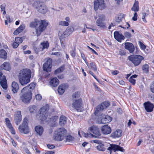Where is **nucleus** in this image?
<instances>
[{
    "mask_svg": "<svg viewBox=\"0 0 154 154\" xmlns=\"http://www.w3.org/2000/svg\"><path fill=\"white\" fill-rule=\"evenodd\" d=\"M0 68L3 69L8 71L10 69L11 67L9 63L7 62H5L1 65L0 66Z\"/></svg>",
    "mask_w": 154,
    "mask_h": 154,
    "instance_id": "30",
    "label": "nucleus"
},
{
    "mask_svg": "<svg viewBox=\"0 0 154 154\" xmlns=\"http://www.w3.org/2000/svg\"><path fill=\"white\" fill-rule=\"evenodd\" d=\"M150 90L151 92L154 93V81L152 83L150 86Z\"/></svg>",
    "mask_w": 154,
    "mask_h": 154,
    "instance_id": "52",
    "label": "nucleus"
},
{
    "mask_svg": "<svg viewBox=\"0 0 154 154\" xmlns=\"http://www.w3.org/2000/svg\"><path fill=\"white\" fill-rule=\"evenodd\" d=\"M90 65L93 70L94 72L97 71V67L95 63L91 62L90 63Z\"/></svg>",
    "mask_w": 154,
    "mask_h": 154,
    "instance_id": "42",
    "label": "nucleus"
},
{
    "mask_svg": "<svg viewBox=\"0 0 154 154\" xmlns=\"http://www.w3.org/2000/svg\"><path fill=\"white\" fill-rule=\"evenodd\" d=\"M139 42L140 48L142 50H144L146 48V46L141 42L139 41Z\"/></svg>",
    "mask_w": 154,
    "mask_h": 154,
    "instance_id": "47",
    "label": "nucleus"
},
{
    "mask_svg": "<svg viewBox=\"0 0 154 154\" xmlns=\"http://www.w3.org/2000/svg\"><path fill=\"white\" fill-rule=\"evenodd\" d=\"M59 24L63 26H68L69 25V23L67 22L61 21L59 22Z\"/></svg>",
    "mask_w": 154,
    "mask_h": 154,
    "instance_id": "45",
    "label": "nucleus"
},
{
    "mask_svg": "<svg viewBox=\"0 0 154 154\" xmlns=\"http://www.w3.org/2000/svg\"><path fill=\"white\" fill-rule=\"evenodd\" d=\"M67 132V131L64 128H57L54 132L53 136V139L57 141L63 140Z\"/></svg>",
    "mask_w": 154,
    "mask_h": 154,
    "instance_id": "4",
    "label": "nucleus"
},
{
    "mask_svg": "<svg viewBox=\"0 0 154 154\" xmlns=\"http://www.w3.org/2000/svg\"><path fill=\"white\" fill-rule=\"evenodd\" d=\"M88 47L90 50L93 53H94V54H95L97 55H98V54L95 51L93 48H90L89 46H88Z\"/></svg>",
    "mask_w": 154,
    "mask_h": 154,
    "instance_id": "63",
    "label": "nucleus"
},
{
    "mask_svg": "<svg viewBox=\"0 0 154 154\" xmlns=\"http://www.w3.org/2000/svg\"><path fill=\"white\" fill-rule=\"evenodd\" d=\"M88 130L91 132L97 135L96 136H98V138H100L99 136H100L101 134L99 128L98 127L94 126H92L89 128Z\"/></svg>",
    "mask_w": 154,
    "mask_h": 154,
    "instance_id": "16",
    "label": "nucleus"
},
{
    "mask_svg": "<svg viewBox=\"0 0 154 154\" xmlns=\"http://www.w3.org/2000/svg\"><path fill=\"white\" fill-rule=\"evenodd\" d=\"M125 48L128 50L130 53H132L134 50V47L133 44L130 42H126L125 44Z\"/></svg>",
    "mask_w": 154,
    "mask_h": 154,
    "instance_id": "20",
    "label": "nucleus"
},
{
    "mask_svg": "<svg viewBox=\"0 0 154 154\" xmlns=\"http://www.w3.org/2000/svg\"><path fill=\"white\" fill-rule=\"evenodd\" d=\"M52 59L50 58L46 59L45 62L43 65V70L46 72H50L51 70Z\"/></svg>",
    "mask_w": 154,
    "mask_h": 154,
    "instance_id": "12",
    "label": "nucleus"
},
{
    "mask_svg": "<svg viewBox=\"0 0 154 154\" xmlns=\"http://www.w3.org/2000/svg\"><path fill=\"white\" fill-rule=\"evenodd\" d=\"M73 29L72 27H68L67 28L63 34L61 35L63 38H64L71 34L73 32Z\"/></svg>",
    "mask_w": 154,
    "mask_h": 154,
    "instance_id": "24",
    "label": "nucleus"
},
{
    "mask_svg": "<svg viewBox=\"0 0 154 154\" xmlns=\"http://www.w3.org/2000/svg\"><path fill=\"white\" fill-rule=\"evenodd\" d=\"M137 14L136 12H135L134 16L132 18V19L134 21H136L137 20Z\"/></svg>",
    "mask_w": 154,
    "mask_h": 154,
    "instance_id": "56",
    "label": "nucleus"
},
{
    "mask_svg": "<svg viewBox=\"0 0 154 154\" xmlns=\"http://www.w3.org/2000/svg\"><path fill=\"white\" fill-rule=\"evenodd\" d=\"M80 96L79 92H75L73 94L72 96V101L75 100H78V99H81L79 98Z\"/></svg>",
    "mask_w": 154,
    "mask_h": 154,
    "instance_id": "37",
    "label": "nucleus"
},
{
    "mask_svg": "<svg viewBox=\"0 0 154 154\" xmlns=\"http://www.w3.org/2000/svg\"><path fill=\"white\" fill-rule=\"evenodd\" d=\"M94 8L95 11L98 9L102 10L105 9L106 6L104 0H95L94 2Z\"/></svg>",
    "mask_w": 154,
    "mask_h": 154,
    "instance_id": "8",
    "label": "nucleus"
},
{
    "mask_svg": "<svg viewBox=\"0 0 154 154\" xmlns=\"http://www.w3.org/2000/svg\"><path fill=\"white\" fill-rule=\"evenodd\" d=\"M25 28V26L24 25H21L19 27V29H20V30L22 31Z\"/></svg>",
    "mask_w": 154,
    "mask_h": 154,
    "instance_id": "62",
    "label": "nucleus"
},
{
    "mask_svg": "<svg viewBox=\"0 0 154 154\" xmlns=\"http://www.w3.org/2000/svg\"><path fill=\"white\" fill-rule=\"evenodd\" d=\"M101 131L103 134L106 135L110 133L111 129L108 125H106L101 127Z\"/></svg>",
    "mask_w": 154,
    "mask_h": 154,
    "instance_id": "17",
    "label": "nucleus"
},
{
    "mask_svg": "<svg viewBox=\"0 0 154 154\" xmlns=\"http://www.w3.org/2000/svg\"><path fill=\"white\" fill-rule=\"evenodd\" d=\"M49 83L51 85L55 87L58 85L59 81L56 77L53 78L51 79Z\"/></svg>",
    "mask_w": 154,
    "mask_h": 154,
    "instance_id": "28",
    "label": "nucleus"
},
{
    "mask_svg": "<svg viewBox=\"0 0 154 154\" xmlns=\"http://www.w3.org/2000/svg\"><path fill=\"white\" fill-rule=\"evenodd\" d=\"M105 20V15L103 14H100L98 19L96 21L97 25L102 29H106V23L104 22Z\"/></svg>",
    "mask_w": 154,
    "mask_h": 154,
    "instance_id": "11",
    "label": "nucleus"
},
{
    "mask_svg": "<svg viewBox=\"0 0 154 154\" xmlns=\"http://www.w3.org/2000/svg\"><path fill=\"white\" fill-rule=\"evenodd\" d=\"M65 66L64 65L61 66L54 71V74H57L63 72Z\"/></svg>",
    "mask_w": 154,
    "mask_h": 154,
    "instance_id": "38",
    "label": "nucleus"
},
{
    "mask_svg": "<svg viewBox=\"0 0 154 154\" xmlns=\"http://www.w3.org/2000/svg\"><path fill=\"white\" fill-rule=\"evenodd\" d=\"M109 105V103L108 101H104L100 105L97 106L94 112V114L96 116H99L100 112L104 109H106Z\"/></svg>",
    "mask_w": 154,
    "mask_h": 154,
    "instance_id": "9",
    "label": "nucleus"
},
{
    "mask_svg": "<svg viewBox=\"0 0 154 154\" xmlns=\"http://www.w3.org/2000/svg\"><path fill=\"white\" fill-rule=\"evenodd\" d=\"M62 36L61 35L60 37V42L61 46L63 48H64L65 47V45L64 42L63 40Z\"/></svg>",
    "mask_w": 154,
    "mask_h": 154,
    "instance_id": "49",
    "label": "nucleus"
},
{
    "mask_svg": "<svg viewBox=\"0 0 154 154\" xmlns=\"http://www.w3.org/2000/svg\"><path fill=\"white\" fill-rule=\"evenodd\" d=\"M14 120L17 125H18L20 123L22 120V115L20 111L17 112L15 116Z\"/></svg>",
    "mask_w": 154,
    "mask_h": 154,
    "instance_id": "22",
    "label": "nucleus"
},
{
    "mask_svg": "<svg viewBox=\"0 0 154 154\" xmlns=\"http://www.w3.org/2000/svg\"><path fill=\"white\" fill-rule=\"evenodd\" d=\"M72 101V105L74 108L76 109L77 111H79L82 105V99H78V100H75Z\"/></svg>",
    "mask_w": 154,
    "mask_h": 154,
    "instance_id": "14",
    "label": "nucleus"
},
{
    "mask_svg": "<svg viewBox=\"0 0 154 154\" xmlns=\"http://www.w3.org/2000/svg\"><path fill=\"white\" fill-rule=\"evenodd\" d=\"M35 131L40 136L41 135L43 132V128L41 126L38 125L35 127Z\"/></svg>",
    "mask_w": 154,
    "mask_h": 154,
    "instance_id": "29",
    "label": "nucleus"
},
{
    "mask_svg": "<svg viewBox=\"0 0 154 154\" xmlns=\"http://www.w3.org/2000/svg\"><path fill=\"white\" fill-rule=\"evenodd\" d=\"M122 131L120 129H117L111 134L110 137L113 138L120 137L122 135Z\"/></svg>",
    "mask_w": 154,
    "mask_h": 154,
    "instance_id": "21",
    "label": "nucleus"
},
{
    "mask_svg": "<svg viewBox=\"0 0 154 154\" xmlns=\"http://www.w3.org/2000/svg\"><path fill=\"white\" fill-rule=\"evenodd\" d=\"M107 150L109 151L110 154H112V151H113L114 152L118 151L124 152L125 151V149L122 147L113 144H109V146L107 148Z\"/></svg>",
    "mask_w": 154,
    "mask_h": 154,
    "instance_id": "13",
    "label": "nucleus"
},
{
    "mask_svg": "<svg viewBox=\"0 0 154 154\" xmlns=\"http://www.w3.org/2000/svg\"><path fill=\"white\" fill-rule=\"evenodd\" d=\"M5 121L6 125L8 128L12 126L10 121L9 120L8 118H6L5 119Z\"/></svg>",
    "mask_w": 154,
    "mask_h": 154,
    "instance_id": "44",
    "label": "nucleus"
},
{
    "mask_svg": "<svg viewBox=\"0 0 154 154\" xmlns=\"http://www.w3.org/2000/svg\"><path fill=\"white\" fill-rule=\"evenodd\" d=\"M143 72L146 73H148L149 72V66L146 64L143 65L142 67Z\"/></svg>",
    "mask_w": 154,
    "mask_h": 154,
    "instance_id": "40",
    "label": "nucleus"
},
{
    "mask_svg": "<svg viewBox=\"0 0 154 154\" xmlns=\"http://www.w3.org/2000/svg\"><path fill=\"white\" fill-rule=\"evenodd\" d=\"M66 122V117L64 116H61L60 118L59 124L62 126H63Z\"/></svg>",
    "mask_w": 154,
    "mask_h": 154,
    "instance_id": "32",
    "label": "nucleus"
},
{
    "mask_svg": "<svg viewBox=\"0 0 154 154\" xmlns=\"http://www.w3.org/2000/svg\"><path fill=\"white\" fill-rule=\"evenodd\" d=\"M31 71L29 69H23L20 70L18 75L20 83L22 86L26 85L30 82Z\"/></svg>",
    "mask_w": 154,
    "mask_h": 154,
    "instance_id": "2",
    "label": "nucleus"
},
{
    "mask_svg": "<svg viewBox=\"0 0 154 154\" xmlns=\"http://www.w3.org/2000/svg\"><path fill=\"white\" fill-rule=\"evenodd\" d=\"M97 150L99 151H104L106 148L104 147V145L102 143H99L98 146H96Z\"/></svg>",
    "mask_w": 154,
    "mask_h": 154,
    "instance_id": "36",
    "label": "nucleus"
},
{
    "mask_svg": "<svg viewBox=\"0 0 154 154\" xmlns=\"http://www.w3.org/2000/svg\"><path fill=\"white\" fill-rule=\"evenodd\" d=\"M47 147L50 149H53L55 147V146L53 144H47Z\"/></svg>",
    "mask_w": 154,
    "mask_h": 154,
    "instance_id": "61",
    "label": "nucleus"
},
{
    "mask_svg": "<svg viewBox=\"0 0 154 154\" xmlns=\"http://www.w3.org/2000/svg\"><path fill=\"white\" fill-rule=\"evenodd\" d=\"M11 133L12 134H15V130L14 129L12 126L9 128Z\"/></svg>",
    "mask_w": 154,
    "mask_h": 154,
    "instance_id": "59",
    "label": "nucleus"
},
{
    "mask_svg": "<svg viewBox=\"0 0 154 154\" xmlns=\"http://www.w3.org/2000/svg\"><path fill=\"white\" fill-rule=\"evenodd\" d=\"M34 20V22L30 23L29 26L31 28L35 29L36 35L38 36L45 30L48 23L45 20H38L35 19Z\"/></svg>",
    "mask_w": 154,
    "mask_h": 154,
    "instance_id": "1",
    "label": "nucleus"
},
{
    "mask_svg": "<svg viewBox=\"0 0 154 154\" xmlns=\"http://www.w3.org/2000/svg\"><path fill=\"white\" fill-rule=\"evenodd\" d=\"M131 10L136 12L138 11L139 10V2L138 1L135 0L133 7L131 8Z\"/></svg>",
    "mask_w": 154,
    "mask_h": 154,
    "instance_id": "31",
    "label": "nucleus"
},
{
    "mask_svg": "<svg viewBox=\"0 0 154 154\" xmlns=\"http://www.w3.org/2000/svg\"><path fill=\"white\" fill-rule=\"evenodd\" d=\"M40 45L42 46L40 47V48L41 49L42 51H43L45 48H48L49 47V44L48 41L42 42Z\"/></svg>",
    "mask_w": 154,
    "mask_h": 154,
    "instance_id": "34",
    "label": "nucleus"
},
{
    "mask_svg": "<svg viewBox=\"0 0 154 154\" xmlns=\"http://www.w3.org/2000/svg\"><path fill=\"white\" fill-rule=\"evenodd\" d=\"M129 81L133 85H135L136 83L135 80L131 78V77L130 78Z\"/></svg>",
    "mask_w": 154,
    "mask_h": 154,
    "instance_id": "54",
    "label": "nucleus"
},
{
    "mask_svg": "<svg viewBox=\"0 0 154 154\" xmlns=\"http://www.w3.org/2000/svg\"><path fill=\"white\" fill-rule=\"evenodd\" d=\"M119 72L117 70H115L114 71H112L111 72L112 74L113 75H116L119 73Z\"/></svg>",
    "mask_w": 154,
    "mask_h": 154,
    "instance_id": "64",
    "label": "nucleus"
},
{
    "mask_svg": "<svg viewBox=\"0 0 154 154\" xmlns=\"http://www.w3.org/2000/svg\"><path fill=\"white\" fill-rule=\"evenodd\" d=\"M68 85L67 84H63L60 85L57 89V91L60 95H62L65 92V90L67 88Z\"/></svg>",
    "mask_w": 154,
    "mask_h": 154,
    "instance_id": "23",
    "label": "nucleus"
},
{
    "mask_svg": "<svg viewBox=\"0 0 154 154\" xmlns=\"http://www.w3.org/2000/svg\"><path fill=\"white\" fill-rule=\"evenodd\" d=\"M20 100L24 103L27 104L29 103L32 98V93L31 91L27 89V87L23 88L20 94Z\"/></svg>",
    "mask_w": 154,
    "mask_h": 154,
    "instance_id": "3",
    "label": "nucleus"
},
{
    "mask_svg": "<svg viewBox=\"0 0 154 154\" xmlns=\"http://www.w3.org/2000/svg\"><path fill=\"white\" fill-rule=\"evenodd\" d=\"M7 54L4 49L0 50V58L6 60L7 58Z\"/></svg>",
    "mask_w": 154,
    "mask_h": 154,
    "instance_id": "33",
    "label": "nucleus"
},
{
    "mask_svg": "<svg viewBox=\"0 0 154 154\" xmlns=\"http://www.w3.org/2000/svg\"><path fill=\"white\" fill-rule=\"evenodd\" d=\"M124 35L125 37L126 38H129L131 37L132 35L131 33L129 32H124Z\"/></svg>",
    "mask_w": 154,
    "mask_h": 154,
    "instance_id": "46",
    "label": "nucleus"
},
{
    "mask_svg": "<svg viewBox=\"0 0 154 154\" xmlns=\"http://www.w3.org/2000/svg\"><path fill=\"white\" fill-rule=\"evenodd\" d=\"M23 150L27 154H31V153L27 147H24Z\"/></svg>",
    "mask_w": 154,
    "mask_h": 154,
    "instance_id": "57",
    "label": "nucleus"
},
{
    "mask_svg": "<svg viewBox=\"0 0 154 154\" xmlns=\"http://www.w3.org/2000/svg\"><path fill=\"white\" fill-rule=\"evenodd\" d=\"M148 15V14H146L145 13H143L142 14V19L143 21V22H144L145 23H146L147 22L146 19H145V17Z\"/></svg>",
    "mask_w": 154,
    "mask_h": 154,
    "instance_id": "50",
    "label": "nucleus"
},
{
    "mask_svg": "<svg viewBox=\"0 0 154 154\" xmlns=\"http://www.w3.org/2000/svg\"><path fill=\"white\" fill-rule=\"evenodd\" d=\"M146 112H152L154 108L153 104L149 101H147L143 103Z\"/></svg>",
    "mask_w": 154,
    "mask_h": 154,
    "instance_id": "15",
    "label": "nucleus"
},
{
    "mask_svg": "<svg viewBox=\"0 0 154 154\" xmlns=\"http://www.w3.org/2000/svg\"><path fill=\"white\" fill-rule=\"evenodd\" d=\"M84 136L85 137L87 138L88 137H95L96 138H99V137L97 136H96L94 135H93L91 133L88 134V133H85L83 132H82Z\"/></svg>",
    "mask_w": 154,
    "mask_h": 154,
    "instance_id": "39",
    "label": "nucleus"
},
{
    "mask_svg": "<svg viewBox=\"0 0 154 154\" xmlns=\"http://www.w3.org/2000/svg\"><path fill=\"white\" fill-rule=\"evenodd\" d=\"M19 45V44L16 42H14L13 43L12 46L14 48H16L18 47Z\"/></svg>",
    "mask_w": 154,
    "mask_h": 154,
    "instance_id": "58",
    "label": "nucleus"
},
{
    "mask_svg": "<svg viewBox=\"0 0 154 154\" xmlns=\"http://www.w3.org/2000/svg\"><path fill=\"white\" fill-rule=\"evenodd\" d=\"M15 41L18 44L21 43L22 42L23 40L21 38L17 37L15 38Z\"/></svg>",
    "mask_w": 154,
    "mask_h": 154,
    "instance_id": "48",
    "label": "nucleus"
},
{
    "mask_svg": "<svg viewBox=\"0 0 154 154\" xmlns=\"http://www.w3.org/2000/svg\"><path fill=\"white\" fill-rule=\"evenodd\" d=\"M6 7V5L5 4H3L1 5L0 6L1 8V11H4V10H5V8Z\"/></svg>",
    "mask_w": 154,
    "mask_h": 154,
    "instance_id": "60",
    "label": "nucleus"
},
{
    "mask_svg": "<svg viewBox=\"0 0 154 154\" xmlns=\"http://www.w3.org/2000/svg\"><path fill=\"white\" fill-rule=\"evenodd\" d=\"M35 98L37 100H40L42 99V97L41 94H38L35 95Z\"/></svg>",
    "mask_w": 154,
    "mask_h": 154,
    "instance_id": "55",
    "label": "nucleus"
},
{
    "mask_svg": "<svg viewBox=\"0 0 154 154\" xmlns=\"http://www.w3.org/2000/svg\"><path fill=\"white\" fill-rule=\"evenodd\" d=\"M11 87L12 88V90L13 93L14 94L17 93V91L19 88L18 84L16 82H13L12 83Z\"/></svg>",
    "mask_w": 154,
    "mask_h": 154,
    "instance_id": "26",
    "label": "nucleus"
},
{
    "mask_svg": "<svg viewBox=\"0 0 154 154\" xmlns=\"http://www.w3.org/2000/svg\"><path fill=\"white\" fill-rule=\"evenodd\" d=\"M149 98L152 102H154V94H150L149 96Z\"/></svg>",
    "mask_w": 154,
    "mask_h": 154,
    "instance_id": "53",
    "label": "nucleus"
},
{
    "mask_svg": "<svg viewBox=\"0 0 154 154\" xmlns=\"http://www.w3.org/2000/svg\"><path fill=\"white\" fill-rule=\"evenodd\" d=\"M125 15L122 13H120L115 17V20L116 23H119L121 22L124 18Z\"/></svg>",
    "mask_w": 154,
    "mask_h": 154,
    "instance_id": "27",
    "label": "nucleus"
},
{
    "mask_svg": "<svg viewBox=\"0 0 154 154\" xmlns=\"http://www.w3.org/2000/svg\"><path fill=\"white\" fill-rule=\"evenodd\" d=\"M27 121V118H25L23 119L22 125L19 126L18 129L20 132L25 134H27L29 132Z\"/></svg>",
    "mask_w": 154,
    "mask_h": 154,
    "instance_id": "10",
    "label": "nucleus"
},
{
    "mask_svg": "<svg viewBox=\"0 0 154 154\" xmlns=\"http://www.w3.org/2000/svg\"><path fill=\"white\" fill-rule=\"evenodd\" d=\"M114 36L115 38L119 42H121L122 40L125 39L124 36L122 34H120L118 31H115L114 33Z\"/></svg>",
    "mask_w": 154,
    "mask_h": 154,
    "instance_id": "18",
    "label": "nucleus"
},
{
    "mask_svg": "<svg viewBox=\"0 0 154 154\" xmlns=\"http://www.w3.org/2000/svg\"><path fill=\"white\" fill-rule=\"evenodd\" d=\"M128 59L135 67L139 66L142 61L144 59L143 57L137 54H133L128 56Z\"/></svg>",
    "mask_w": 154,
    "mask_h": 154,
    "instance_id": "5",
    "label": "nucleus"
},
{
    "mask_svg": "<svg viewBox=\"0 0 154 154\" xmlns=\"http://www.w3.org/2000/svg\"><path fill=\"white\" fill-rule=\"evenodd\" d=\"M65 137H66V142L72 141L74 140V137L71 135L66 136V135Z\"/></svg>",
    "mask_w": 154,
    "mask_h": 154,
    "instance_id": "41",
    "label": "nucleus"
},
{
    "mask_svg": "<svg viewBox=\"0 0 154 154\" xmlns=\"http://www.w3.org/2000/svg\"><path fill=\"white\" fill-rule=\"evenodd\" d=\"M33 7L39 13L45 14L48 11V8L43 2L38 1L35 2L33 4Z\"/></svg>",
    "mask_w": 154,
    "mask_h": 154,
    "instance_id": "6",
    "label": "nucleus"
},
{
    "mask_svg": "<svg viewBox=\"0 0 154 154\" xmlns=\"http://www.w3.org/2000/svg\"><path fill=\"white\" fill-rule=\"evenodd\" d=\"M0 80V84L2 87L4 89H7V81L5 76L3 75V78Z\"/></svg>",
    "mask_w": 154,
    "mask_h": 154,
    "instance_id": "25",
    "label": "nucleus"
},
{
    "mask_svg": "<svg viewBox=\"0 0 154 154\" xmlns=\"http://www.w3.org/2000/svg\"><path fill=\"white\" fill-rule=\"evenodd\" d=\"M28 108L30 112L31 113H35L37 111V108L35 105L30 106Z\"/></svg>",
    "mask_w": 154,
    "mask_h": 154,
    "instance_id": "35",
    "label": "nucleus"
},
{
    "mask_svg": "<svg viewBox=\"0 0 154 154\" xmlns=\"http://www.w3.org/2000/svg\"><path fill=\"white\" fill-rule=\"evenodd\" d=\"M71 55L73 57H74L75 56V49L74 48L72 50L70 51V52Z\"/></svg>",
    "mask_w": 154,
    "mask_h": 154,
    "instance_id": "51",
    "label": "nucleus"
},
{
    "mask_svg": "<svg viewBox=\"0 0 154 154\" xmlns=\"http://www.w3.org/2000/svg\"><path fill=\"white\" fill-rule=\"evenodd\" d=\"M49 109V107L48 105L43 106L39 109V116L40 119L41 121H44L47 118L46 113Z\"/></svg>",
    "mask_w": 154,
    "mask_h": 154,
    "instance_id": "7",
    "label": "nucleus"
},
{
    "mask_svg": "<svg viewBox=\"0 0 154 154\" xmlns=\"http://www.w3.org/2000/svg\"><path fill=\"white\" fill-rule=\"evenodd\" d=\"M101 123L102 124L107 123L110 122L112 120V118L108 115H101L100 117Z\"/></svg>",
    "mask_w": 154,
    "mask_h": 154,
    "instance_id": "19",
    "label": "nucleus"
},
{
    "mask_svg": "<svg viewBox=\"0 0 154 154\" xmlns=\"http://www.w3.org/2000/svg\"><path fill=\"white\" fill-rule=\"evenodd\" d=\"M35 86V84L34 83H31L29 85L25 87H27V89H33Z\"/></svg>",
    "mask_w": 154,
    "mask_h": 154,
    "instance_id": "43",
    "label": "nucleus"
}]
</instances>
